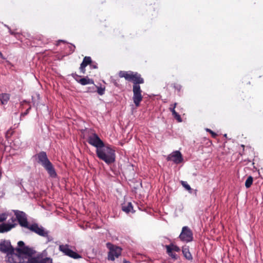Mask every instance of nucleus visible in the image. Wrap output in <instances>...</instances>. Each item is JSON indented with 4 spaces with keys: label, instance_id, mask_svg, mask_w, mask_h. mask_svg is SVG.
Masks as SVG:
<instances>
[{
    "label": "nucleus",
    "instance_id": "nucleus-35",
    "mask_svg": "<svg viewBox=\"0 0 263 263\" xmlns=\"http://www.w3.org/2000/svg\"><path fill=\"white\" fill-rule=\"evenodd\" d=\"M10 33L13 35L14 34V32L11 31H10Z\"/></svg>",
    "mask_w": 263,
    "mask_h": 263
},
{
    "label": "nucleus",
    "instance_id": "nucleus-24",
    "mask_svg": "<svg viewBox=\"0 0 263 263\" xmlns=\"http://www.w3.org/2000/svg\"><path fill=\"white\" fill-rule=\"evenodd\" d=\"M40 256L30 257L28 259L27 263H39Z\"/></svg>",
    "mask_w": 263,
    "mask_h": 263
},
{
    "label": "nucleus",
    "instance_id": "nucleus-29",
    "mask_svg": "<svg viewBox=\"0 0 263 263\" xmlns=\"http://www.w3.org/2000/svg\"><path fill=\"white\" fill-rule=\"evenodd\" d=\"M7 219V216L6 214H0V222H3Z\"/></svg>",
    "mask_w": 263,
    "mask_h": 263
},
{
    "label": "nucleus",
    "instance_id": "nucleus-3",
    "mask_svg": "<svg viewBox=\"0 0 263 263\" xmlns=\"http://www.w3.org/2000/svg\"><path fill=\"white\" fill-rule=\"evenodd\" d=\"M37 162L41 164L47 171L49 176L52 178L57 177V173L55 169L48 159L47 154L45 152H41L36 155Z\"/></svg>",
    "mask_w": 263,
    "mask_h": 263
},
{
    "label": "nucleus",
    "instance_id": "nucleus-4",
    "mask_svg": "<svg viewBox=\"0 0 263 263\" xmlns=\"http://www.w3.org/2000/svg\"><path fill=\"white\" fill-rule=\"evenodd\" d=\"M18 247L15 250L17 253L21 256V255H25L31 257L35 253V251L33 249L26 246L23 241H19L17 243Z\"/></svg>",
    "mask_w": 263,
    "mask_h": 263
},
{
    "label": "nucleus",
    "instance_id": "nucleus-12",
    "mask_svg": "<svg viewBox=\"0 0 263 263\" xmlns=\"http://www.w3.org/2000/svg\"><path fill=\"white\" fill-rule=\"evenodd\" d=\"M165 248L166 249L167 254L173 259H177L178 258V255L173 253V252H179L180 249L179 247L175 245L174 243H171L169 245H166Z\"/></svg>",
    "mask_w": 263,
    "mask_h": 263
},
{
    "label": "nucleus",
    "instance_id": "nucleus-22",
    "mask_svg": "<svg viewBox=\"0 0 263 263\" xmlns=\"http://www.w3.org/2000/svg\"><path fill=\"white\" fill-rule=\"evenodd\" d=\"M253 178L252 176H250L247 179L245 182V186L247 188H249L252 184Z\"/></svg>",
    "mask_w": 263,
    "mask_h": 263
},
{
    "label": "nucleus",
    "instance_id": "nucleus-27",
    "mask_svg": "<svg viewBox=\"0 0 263 263\" xmlns=\"http://www.w3.org/2000/svg\"><path fill=\"white\" fill-rule=\"evenodd\" d=\"M105 87H97V92L100 95H103L104 93Z\"/></svg>",
    "mask_w": 263,
    "mask_h": 263
},
{
    "label": "nucleus",
    "instance_id": "nucleus-9",
    "mask_svg": "<svg viewBox=\"0 0 263 263\" xmlns=\"http://www.w3.org/2000/svg\"><path fill=\"white\" fill-rule=\"evenodd\" d=\"M15 215L20 226L27 228L29 224L27 221L26 214L22 211H16Z\"/></svg>",
    "mask_w": 263,
    "mask_h": 263
},
{
    "label": "nucleus",
    "instance_id": "nucleus-18",
    "mask_svg": "<svg viewBox=\"0 0 263 263\" xmlns=\"http://www.w3.org/2000/svg\"><path fill=\"white\" fill-rule=\"evenodd\" d=\"M10 98V95L7 93H0V101L2 105H6L8 103Z\"/></svg>",
    "mask_w": 263,
    "mask_h": 263
},
{
    "label": "nucleus",
    "instance_id": "nucleus-17",
    "mask_svg": "<svg viewBox=\"0 0 263 263\" xmlns=\"http://www.w3.org/2000/svg\"><path fill=\"white\" fill-rule=\"evenodd\" d=\"M15 224H9L3 223L0 224V233H5L9 231L15 227Z\"/></svg>",
    "mask_w": 263,
    "mask_h": 263
},
{
    "label": "nucleus",
    "instance_id": "nucleus-15",
    "mask_svg": "<svg viewBox=\"0 0 263 263\" xmlns=\"http://www.w3.org/2000/svg\"><path fill=\"white\" fill-rule=\"evenodd\" d=\"M14 250L9 241L4 240L0 243V251L3 253H6L7 255L10 252H14Z\"/></svg>",
    "mask_w": 263,
    "mask_h": 263
},
{
    "label": "nucleus",
    "instance_id": "nucleus-10",
    "mask_svg": "<svg viewBox=\"0 0 263 263\" xmlns=\"http://www.w3.org/2000/svg\"><path fill=\"white\" fill-rule=\"evenodd\" d=\"M7 263H23L24 259L18 254L15 253L14 251L8 253L6 256Z\"/></svg>",
    "mask_w": 263,
    "mask_h": 263
},
{
    "label": "nucleus",
    "instance_id": "nucleus-8",
    "mask_svg": "<svg viewBox=\"0 0 263 263\" xmlns=\"http://www.w3.org/2000/svg\"><path fill=\"white\" fill-rule=\"evenodd\" d=\"M59 250L63 252L65 255H67L74 259H78L81 258L77 253L73 251L69 248L68 245H61L59 246Z\"/></svg>",
    "mask_w": 263,
    "mask_h": 263
},
{
    "label": "nucleus",
    "instance_id": "nucleus-23",
    "mask_svg": "<svg viewBox=\"0 0 263 263\" xmlns=\"http://www.w3.org/2000/svg\"><path fill=\"white\" fill-rule=\"evenodd\" d=\"M39 263H52V260L49 257H45L44 258H42L40 256Z\"/></svg>",
    "mask_w": 263,
    "mask_h": 263
},
{
    "label": "nucleus",
    "instance_id": "nucleus-20",
    "mask_svg": "<svg viewBox=\"0 0 263 263\" xmlns=\"http://www.w3.org/2000/svg\"><path fill=\"white\" fill-rule=\"evenodd\" d=\"M122 210L126 213H128L129 212L134 213V211L133 210V206L131 202H128L127 204L124 203L122 206Z\"/></svg>",
    "mask_w": 263,
    "mask_h": 263
},
{
    "label": "nucleus",
    "instance_id": "nucleus-30",
    "mask_svg": "<svg viewBox=\"0 0 263 263\" xmlns=\"http://www.w3.org/2000/svg\"><path fill=\"white\" fill-rule=\"evenodd\" d=\"M90 66L92 68H93V69L98 68V66L96 63H92V62Z\"/></svg>",
    "mask_w": 263,
    "mask_h": 263
},
{
    "label": "nucleus",
    "instance_id": "nucleus-31",
    "mask_svg": "<svg viewBox=\"0 0 263 263\" xmlns=\"http://www.w3.org/2000/svg\"><path fill=\"white\" fill-rule=\"evenodd\" d=\"M30 109H31V108H30V107L28 108V109L25 111V112H24V113L22 114V116H25L27 115L28 114V112H29V110H30Z\"/></svg>",
    "mask_w": 263,
    "mask_h": 263
},
{
    "label": "nucleus",
    "instance_id": "nucleus-13",
    "mask_svg": "<svg viewBox=\"0 0 263 263\" xmlns=\"http://www.w3.org/2000/svg\"><path fill=\"white\" fill-rule=\"evenodd\" d=\"M72 78L79 83L82 85L87 84H93L94 81L92 79H89L88 77L81 78V76L77 74L76 72L71 74Z\"/></svg>",
    "mask_w": 263,
    "mask_h": 263
},
{
    "label": "nucleus",
    "instance_id": "nucleus-7",
    "mask_svg": "<svg viewBox=\"0 0 263 263\" xmlns=\"http://www.w3.org/2000/svg\"><path fill=\"white\" fill-rule=\"evenodd\" d=\"M27 229L41 236L45 237L48 236V232L46 231L42 226H39L37 223H34L29 224Z\"/></svg>",
    "mask_w": 263,
    "mask_h": 263
},
{
    "label": "nucleus",
    "instance_id": "nucleus-1",
    "mask_svg": "<svg viewBox=\"0 0 263 263\" xmlns=\"http://www.w3.org/2000/svg\"><path fill=\"white\" fill-rule=\"evenodd\" d=\"M119 76L120 78H124L126 81L133 83V100L136 106L138 107L143 99L142 90L139 85L144 83V79L142 78L140 73L132 71H120Z\"/></svg>",
    "mask_w": 263,
    "mask_h": 263
},
{
    "label": "nucleus",
    "instance_id": "nucleus-11",
    "mask_svg": "<svg viewBox=\"0 0 263 263\" xmlns=\"http://www.w3.org/2000/svg\"><path fill=\"white\" fill-rule=\"evenodd\" d=\"M166 159L168 161H173L175 164H179L182 162L183 161L182 155L181 153L178 151H176L172 152L167 156Z\"/></svg>",
    "mask_w": 263,
    "mask_h": 263
},
{
    "label": "nucleus",
    "instance_id": "nucleus-6",
    "mask_svg": "<svg viewBox=\"0 0 263 263\" xmlns=\"http://www.w3.org/2000/svg\"><path fill=\"white\" fill-rule=\"evenodd\" d=\"M181 241L190 242L193 239V235L191 230L187 226H184L182 229V231L179 236Z\"/></svg>",
    "mask_w": 263,
    "mask_h": 263
},
{
    "label": "nucleus",
    "instance_id": "nucleus-33",
    "mask_svg": "<svg viewBox=\"0 0 263 263\" xmlns=\"http://www.w3.org/2000/svg\"><path fill=\"white\" fill-rule=\"evenodd\" d=\"M176 105H177V103H175L173 105H172L171 106V107H172V108H175V107H176Z\"/></svg>",
    "mask_w": 263,
    "mask_h": 263
},
{
    "label": "nucleus",
    "instance_id": "nucleus-19",
    "mask_svg": "<svg viewBox=\"0 0 263 263\" xmlns=\"http://www.w3.org/2000/svg\"><path fill=\"white\" fill-rule=\"evenodd\" d=\"M182 252L183 254V256L186 259L189 260H191L193 259L192 255L189 251V247H183Z\"/></svg>",
    "mask_w": 263,
    "mask_h": 263
},
{
    "label": "nucleus",
    "instance_id": "nucleus-36",
    "mask_svg": "<svg viewBox=\"0 0 263 263\" xmlns=\"http://www.w3.org/2000/svg\"><path fill=\"white\" fill-rule=\"evenodd\" d=\"M241 146L243 147V149H244V148H245V145H241Z\"/></svg>",
    "mask_w": 263,
    "mask_h": 263
},
{
    "label": "nucleus",
    "instance_id": "nucleus-21",
    "mask_svg": "<svg viewBox=\"0 0 263 263\" xmlns=\"http://www.w3.org/2000/svg\"><path fill=\"white\" fill-rule=\"evenodd\" d=\"M170 109L171 111L172 112V115L179 122H181L182 121V119L180 116L176 111L174 108H172L171 107H170Z\"/></svg>",
    "mask_w": 263,
    "mask_h": 263
},
{
    "label": "nucleus",
    "instance_id": "nucleus-2",
    "mask_svg": "<svg viewBox=\"0 0 263 263\" xmlns=\"http://www.w3.org/2000/svg\"><path fill=\"white\" fill-rule=\"evenodd\" d=\"M96 152L98 158L107 164H112L116 161L115 150L110 145L104 144Z\"/></svg>",
    "mask_w": 263,
    "mask_h": 263
},
{
    "label": "nucleus",
    "instance_id": "nucleus-25",
    "mask_svg": "<svg viewBox=\"0 0 263 263\" xmlns=\"http://www.w3.org/2000/svg\"><path fill=\"white\" fill-rule=\"evenodd\" d=\"M181 183L182 185L187 191L191 192L192 190V189L191 186L187 183L186 181H181Z\"/></svg>",
    "mask_w": 263,
    "mask_h": 263
},
{
    "label": "nucleus",
    "instance_id": "nucleus-37",
    "mask_svg": "<svg viewBox=\"0 0 263 263\" xmlns=\"http://www.w3.org/2000/svg\"><path fill=\"white\" fill-rule=\"evenodd\" d=\"M115 85L116 86H118V84H117V83L116 82V83H115Z\"/></svg>",
    "mask_w": 263,
    "mask_h": 263
},
{
    "label": "nucleus",
    "instance_id": "nucleus-34",
    "mask_svg": "<svg viewBox=\"0 0 263 263\" xmlns=\"http://www.w3.org/2000/svg\"><path fill=\"white\" fill-rule=\"evenodd\" d=\"M0 57L2 58L3 59H5V58L3 57V55L1 52H0Z\"/></svg>",
    "mask_w": 263,
    "mask_h": 263
},
{
    "label": "nucleus",
    "instance_id": "nucleus-14",
    "mask_svg": "<svg viewBox=\"0 0 263 263\" xmlns=\"http://www.w3.org/2000/svg\"><path fill=\"white\" fill-rule=\"evenodd\" d=\"M122 249L117 246H112L108 252V259L110 260H114L116 258H118L121 254Z\"/></svg>",
    "mask_w": 263,
    "mask_h": 263
},
{
    "label": "nucleus",
    "instance_id": "nucleus-28",
    "mask_svg": "<svg viewBox=\"0 0 263 263\" xmlns=\"http://www.w3.org/2000/svg\"><path fill=\"white\" fill-rule=\"evenodd\" d=\"M206 130L207 132H208L209 133H210L211 134L212 137L213 138H215V137L217 136V134H216L215 133H214L213 131H212V130L211 129H210L206 128Z\"/></svg>",
    "mask_w": 263,
    "mask_h": 263
},
{
    "label": "nucleus",
    "instance_id": "nucleus-16",
    "mask_svg": "<svg viewBox=\"0 0 263 263\" xmlns=\"http://www.w3.org/2000/svg\"><path fill=\"white\" fill-rule=\"evenodd\" d=\"M91 63L92 60L90 57H85L79 68L80 72L82 74H85L86 73V67L88 65H90Z\"/></svg>",
    "mask_w": 263,
    "mask_h": 263
},
{
    "label": "nucleus",
    "instance_id": "nucleus-32",
    "mask_svg": "<svg viewBox=\"0 0 263 263\" xmlns=\"http://www.w3.org/2000/svg\"><path fill=\"white\" fill-rule=\"evenodd\" d=\"M175 89H177L178 91H179L181 88V86L179 85H177V86H175Z\"/></svg>",
    "mask_w": 263,
    "mask_h": 263
},
{
    "label": "nucleus",
    "instance_id": "nucleus-5",
    "mask_svg": "<svg viewBox=\"0 0 263 263\" xmlns=\"http://www.w3.org/2000/svg\"><path fill=\"white\" fill-rule=\"evenodd\" d=\"M87 141L89 144L95 147L96 149H99L104 144L103 141L96 133H92L89 135Z\"/></svg>",
    "mask_w": 263,
    "mask_h": 263
},
{
    "label": "nucleus",
    "instance_id": "nucleus-26",
    "mask_svg": "<svg viewBox=\"0 0 263 263\" xmlns=\"http://www.w3.org/2000/svg\"><path fill=\"white\" fill-rule=\"evenodd\" d=\"M13 133H14V132L11 128H10L9 129H8L7 131V132L6 133V135H5L6 138L7 139L10 138L13 135Z\"/></svg>",
    "mask_w": 263,
    "mask_h": 263
}]
</instances>
